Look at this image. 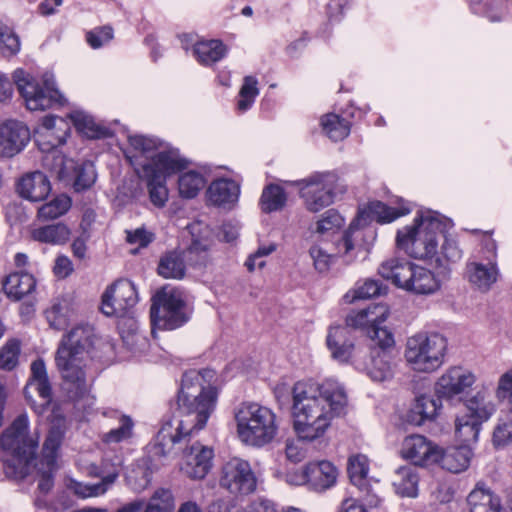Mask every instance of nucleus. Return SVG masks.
Listing matches in <instances>:
<instances>
[{
    "mask_svg": "<svg viewBox=\"0 0 512 512\" xmlns=\"http://www.w3.org/2000/svg\"><path fill=\"white\" fill-rule=\"evenodd\" d=\"M291 393L292 428L296 438L286 440L285 455L290 462L299 463L306 457L302 442L313 443L324 438L333 421L346 413L348 397L343 385L334 380L298 381Z\"/></svg>",
    "mask_w": 512,
    "mask_h": 512,
    "instance_id": "f257e3e1",
    "label": "nucleus"
},
{
    "mask_svg": "<svg viewBox=\"0 0 512 512\" xmlns=\"http://www.w3.org/2000/svg\"><path fill=\"white\" fill-rule=\"evenodd\" d=\"M212 371L190 370L183 374L177 398V414L164 422L153 446L154 457L167 458L175 444L202 430L216 408L218 393L206 381Z\"/></svg>",
    "mask_w": 512,
    "mask_h": 512,
    "instance_id": "f03ea898",
    "label": "nucleus"
},
{
    "mask_svg": "<svg viewBox=\"0 0 512 512\" xmlns=\"http://www.w3.org/2000/svg\"><path fill=\"white\" fill-rule=\"evenodd\" d=\"M29 420L27 414H20L1 435V447L10 454L4 464L7 477L16 480L23 479L36 468L39 474L38 489L47 493L53 487V473L57 465L50 469L42 466L40 462L35 464V455L38 447V436L29 434Z\"/></svg>",
    "mask_w": 512,
    "mask_h": 512,
    "instance_id": "7ed1b4c3",
    "label": "nucleus"
},
{
    "mask_svg": "<svg viewBox=\"0 0 512 512\" xmlns=\"http://www.w3.org/2000/svg\"><path fill=\"white\" fill-rule=\"evenodd\" d=\"M92 326L80 324L64 334L55 355L56 366L73 398L88 391L84 361L95 343Z\"/></svg>",
    "mask_w": 512,
    "mask_h": 512,
    "instance_id": "20e7f679",
    "label": "nucleus"
},
{
    "mask_svg": "<svg viewBox=\"0 0 512 512\" xmlns=\"http://www.w3.org/2000/svg\"><path fill=\"white\" fill-rule=\"evenodd\" d=\"M234 419L239 440L257 448L274 441L281 423L272 409L255 402L239 404L234 410Z\"/></svg>",
    "mask_w": 512,
    "mask_h": 512,
    "instance_id": "39448f33",
    "label": "nucleus"
},
{
    "mask_svg": "<svg viewBox=\"0 0 512 512\" xmlns=\"http://www.w3.org/2000/svg\"><path fill=\"white\" fill-rule=\"evenodd\" d=\"M444 223L438 212L420 210L411 226L399 230L397 246L416 259H429L437 254L438 239Z\"/></svg>",
    "mask_w": 512,
    "mask_h": 512,
    "instance_id": "423d86ee",
    "label": "nucleus"
},
{
    "mask_svg": "<svg viewBox=\"0 0 512 512\" xmlns=\"http://www.w3.org/2000/svg\"><path fill=\"white\" fill-rule=\"evenodd\" d=\"M447 340L438 333H417L406 340L404 358L416 372L432 373L445 362Z\"/></svg>",
    "mask_w": 512,
    "mask_h": 512,
    "instance_id": "0eeeda50",
    "label": "nucleus"
},
{
    "mask_svg": "<svg viewBox=\"0 0 512 512\" xmlns=\"http://www.w3.org/2000/svg\"><path fill=\"white\" fill-rule=\"evenodd\" d=\"M294 184L298 187L305 208L313 213L330 206L338 195L347 190L340 177L329 171L315 172Z\"/></svg>",
    "mask_w": 512,
    "mask_h": 512,
    "instance_id": "6e6552de",
    "label": "nucleus"
},
{
    "mask_svg": "<svg viewBox=\"0 0 512 512\" xmlns=\"http://www.w3.org/2000/svg\"><path fill=\"white\" fill-rule=\"evenodd\" d=\"M186 166L177 150L161 151L153 158L151 163L142 165L143 177L147 181L149 197L153 205L158 208L165 206L168 200L166 177L176 173Z\"/></svg>",
    "mask_w": 512,
    "mask_h": 512,
    "instance_id": "1a4fd4ad",
    "label": "nucleus"
},
{
    "mask_svg": "<svg viewBox=\"0 0 512 512\" xmlns=\"http://www.w3.org/2000/svg\"><path fill=\"white\" fill-rule=\"evenodd\" d=\"M152 325L158 329L173 330L189 319L184 292L166 285L153 297L150 309Z\"/></svg>",
    "mask_w": 512,
    "mask_h": 512,
    "instance_id": "9d476101",
    "label": "nucleus"
},
{
    "mask_svg": "<svg viewBox=\"0 0 512 512\" xmlns=\"http://www.w3.org/2000/svg\"><path fill=\"white\" fill-rule=\"evenodd\" d=\"M500 278L496 242L493 239H487L484 242V251L466 261L464 279L473 291L486 294L493 289Z\"/></svg>",
    "mask_w": 512,
    "mask_h": 512,
    "instance_id": "9b49d317",
    "label": "nucleus"
},
{
    "mask_svg": "<svg viewBox=\"0 0 512 512\" xmlns=\"http://www.w3.org/2000/svg\"><path fill=\"white\" fill-rule=\"evenodd\" d=\"M13 80L30 111H43L56 103L62 104V95L48 80L40 83L22 69L14 71Z\"/></svg>",
    "mask_w": 512,
    "mask_h": 512,
    "instance_id": "f8f14e48",
    "label": "nucleus"
},
{
    "mask_svg": "<svg viewBox=\"0 0 512 512\" xmlns=\"http://www.w3.org/2000/svg\"><path fill=\"white\" fill-rule=\"evenodd\" d=\"M43 165L61 181H72L76 191L90 188L96 180L95 167L91 162L76 165L73 159H68L61 153L45 155Z\"/></svg>",
    "mask_w": 512,
    "mask_h": 512,
    "instance_id": "ddd939ff",
    "label": "nucleus"
},
{
    "mask_svg": "<svg viewBox=\"0 0 512 512\" xmlns=\"http://www.w3.org/2000/svg\"><path fill=\"white\" fill-rule=\"evenodd\" d=\"M219 484L233 496H246L256 490L257 479L248 461L234 457L222 466Z\"/></svg>",
    "mask_w": 512,
    "mask_h": 512,
    "instance_id": "4468645a",
    "label": "nucleus"
},
{
    "mask_svg": "<svg viewBox=\"0 0 512 512\" xmlns=\"http://www.w3.org/2000/svg\"><path fill=\"white\" fill-rule=\"evenodd\" d=\"M476 382L475 374L462 367L452 366L437 379L434 391L439 399L448 403L462 402Z\"/></svg>",
    "mask_w": 512,
    "mask_h": 512,
    "instance_id": "2eb2a0df",
    "label": "nucleus"
},
{
    "mask_svg": "<svg viewBox=\"0 0 512 512\" xmlns=\"http://www.w3.org/2000/svg\"><path fill=\"white\" fill-rule=\"evenodd\" d=\"M138 301L134 284L126 279L118 280L104 292L101 311L106 316H124Z\"/></svg>",
    "mask_w": 512,
    "mask_h": 512,
    "instance_id": "dca6fc26",
    "label": "nucleus"
},
{
    "mask_svg": "<svg viewBox=\"0 0 512 512\" xmlns=\"http://www.w3.org/2000/svg\"><path fill=\"white\" fill-rule=\"evenodd\" d=\"M69 131V125L64 119L48 115L43 117L42 124L36 131L35 141L46 155L59 153L56 148L66 142Z\"/></svg>",
    "mask_w": 512,
    "mask_h": 512,
    "instance_id": "f3484780",
    "label": "nucleus"
},
{
    "mask_svg": "<svg viewBox=\"0 0 512 512\" xmlns=\"http://www.w3.org/2000/svg\"><path fill=\"white\" fill-rule=\"evenodd\" d=\"M213 456L212 448L195 442L183 451L180 469L190 479H204L212 468Z\"/></svg>",
    "mask_w": 512,
    "mask_h": 512,
    "instance_id": "a211bd4d",
    "label": "nucleus"
},
{
    "mask_svg": "<svg viewBox=\"0 0 512 512\" xmlns=\"http://www.w3.org/2000/svg\"><path fill=\"white\" fill-rule=\"evenodd\" d=\"M400 453L414 465L424 466L438 462L440 448L425 436L414 434L404 439Z\"/></svg>",
    "mask_w": 512,
    "mask_h": 512,
    "instance_id": "6ab92c4d",
    "label": "nucleus"
},
{
    "mask_svg": "<svg viewBox=\"0 0 512 512\" xmlns=\"http://www.w3.org/2000/svg\"><path fill=\"white\" fill-rule=\"evenodd\" d=\"M29 141L30 131L22 122L9 120L0 123V156H15Z\"/></svg>",
    "mask_w": 512,
    "mask_h": 512,
    "instance_id": "aec40b11",
    "label": "nucleus"
},
{
    "mask_svg": "<svg viewBox=\"0 0 512 512\" xmlns=\"http://www.w3.org/2000/svg\"><path fill=\"white\" fill-rule=\"evenodd\" d=\"M17 191L22 198L38 202L44 200L49 195L51 185L44 173L34 171L20 178L17 184Z\"/></svg>",
    "mask_w": 512,
    "mask_h": 512,
    "instance_id": "412c9836",
    "label": "nucleus"
},
{
    "mask_svg": "<svg viewBox=\"0 0 512 512\" xmlns=\"http://www.w3.org/2000/svg\"><path fill=\"white\" fill-rule=\"evenodd\" d=\"M389 316V308L385 304L369 305L359 311H351L345 319L346 326L353 329L366 330L376 323L382 324Z\"/></svg>",
    "mask_w": 512,
    "mask_h": 512,
    "instance_id": "4be33fe9",
    "label": "nucleus"
},
{
    "mask_svg": "<svg viewBox=\"0 0 512 512\" xmlns=\"http://www.w3.org/2000/svg\"><path fill=\"white\" fill-rule=\"evenodd\" d=\"M305 466L308 474V486L311 489L324 491L335 485L338 470L330 461H311Z\"/></svg>",
    "mask_w": 512,
    "mask_h": 512,
    "instance_id": "5701e85b",
    "label": "nucleus"
},
{
    "mask_svg": "<svg viewBox=\"0 0 512 512\" xmlns=\"http://www.w3.org/2000/svg\"><path fill=\"white\" fill-rule=\"evenodd\" d=\"M440 400L427 394L416 397L406 415V420L416 426H420L426 421L434 420L442 407Z\"/></svg>",
    "mask_w": 512,
    "mask_h": 512,
    "instance_id": "b1692460",
    "label": "nucleus"
},
{
    "mask_svg": "<svg viewBox=\"0 0 512 512\" xmlns=\"http://www.w3.org/2000/svg\"><path fill=\"white\" fill-rule=\"evenodd\" d=\"M327 347L333 359L347 362L353 353L354 343L348 338V331L340 325L330 326L326 338Z\"/></svg>",
    "mask_w": 512,
    "mask_h": 512,
    "instance_id": "393cba45",
    "label": "nucleus"
},
{
    "mask_svg": "<svg viewBox=\"0 0 512 512\" xmlns=\"http://www.w3.org/2000/svg\"><path fill=\"white\" fill-rule=\"evenodd\" d=\"M414 264L406 259L390 258L381 263L378 273L395 286L406 290Z\"/></svg>",
    "mask_w": 512,
    "mask_h": 512,
    "instance_id": "a878e982",
    "label": "nucleus"
},
{
    "mask_svg": "<svg viewBox=\"0 0 512 512\" xmlns=\"http://www.w3.org/2000/svg\"><path fill=\"white\" fill-rule=\"evenodd\" d=\"M239 194V185L229 179L215 180L207 190L209 202L219 207H231L238 201Z\"/></svg>",
    "mask_w": 512,
    "mask_h": 512,
    "instance_id": "bb28decb",
    "label": "nucleus"
},
{
    "mask_svg": "<svg viewBox=\"0 0 512 512\" xmlns=\"http://www.w3.org/2000/svg\"><path fill=\"white\" fill-rule=\"evenodd\" d=\"M467 503L470 512H500L502 509L499 496L482 483L469 493Z\"/></svg>",
    "mask_w": 512,
    "mask_h": 512,
    "instance_id": "cd10ccee",
    "label": "nucleus"
},
{
    "mask_svg": "<svg viewBox=\"0 0 512 512\" xmlns=\"http://www.w3.org/2000/svg\"><path fill=\"white\" fill-rule=\"evenodd\" d=\"M410 212L409 208H403L396 210L395 208L389 207L380 201H372L368 205L361 209L358 213V217L354 220L359 226L361 222L366 223L368 220H375L379 223H387L397 219L400 216L406 215Z\"/></svg>",
    "mask_w": 512,
    "mask_h": 512,
    "instance_id": "c85d7f7f",
    "label": "nucleus"
},
{
    "mask_svg": "<svg viewBox=\"0 0 512 512\" xmlns=\"http://www.w3.org/2000/svg\"><path fill=\"white\" fill-rule=\"evenodd\" d=\"M441 282L431 270L414 264L406 291L420 295L437 292Z\"/></svg>",
    "mask_w": 512,
    "mask_h": 512,
    "instance_id": "c756f323",
    "label": "nucleus"
},
{
    "mask_svg": "<svg viewBox=\"0 0 512 512\" xmlns=\"http://www.w3.org/2000/svg\"><path fill=\"white\" fill-rule=\"evenodd\" d=\"M64 424L63 421H57L53 423L47 433V436L43 443L40 465L49 466L50 469L57 465V458L59 456V450L64 437Z\"/></svg>",
    "mask_w": 512,
    "mask_h": 512,
    "instance_id": "7c9ffc66",
    "label": "nucleus"
},
{
    "mask_svg": "<svg viewBox=\"0 0 512 512\" xmlns=\"http://www.w3.org/2000/svg\"><path fill=\"white\" fill-rule=\"evenodd\" d=\"M367 374L376 382H384L393 377L392 357L388 351L371 349L370 362L366 366Z\"/></svg>",
    "mask_w": 512,
    "mask_h": 512,
    "instance_id": "2f4dec72",
    "label": "nucleus"
},
{
    "mask_svg": "<svg viewBox=\"0 0 512 512\" xmlns=\"http://www.w3.org/2000/svg\"><path fill=\"white\" fill-rule=\"evenodd\" d=\"M71 236L70 229L64 223H54L34 227L31 229V238L34 241L49 245H64Z\"/></svg>",
    "mask_w": 512,
    "mask_h": 512,
    "instance_id": "473e14b6",
    "label": "nucleus"
},
{
    "mask_svg": "<svg viewBox=\"0 0 512 512\" xmlns=\"http://www.w3.org/2000/svg\"><path fill=\"white\" fill-rule=\"evenodd\" d=\"M472 455V450L468 445L450 448L444 452L440 449L437 463L450 472L459 473L468 468Z\"/></svg>",
    "mask_w": 512,
    "mask_h": 512,
    "instance_id": "72a5a7b5",
    "label": "nucleus"
},
{
    "mask_svg": "<svg viewBox=\"0 0 512 512\" xmlns=\"http://www.w3.org/2000/svg\"><path fill=\"white\" fill-rule=\"evenodd\" d=\"M36 286L34 277L29 273H12L4 281L3 289L13 300H20L31 293Z\"/></svg>",
    "mask_w": 512,
    "mask_h": 512,
    "instance_id": "f704fd0d",
    "label": "nucleus"
},
{
    "mask_svg": "<svg viewBox=\"0 0 512 512\" xmlns=\"http://www.w3.org/2000/svg\"><path fill=\"white\" fill-rule=\"evenodd\" d=\"M193 54L199 63L209 66L225 57L227 47L220 40H201L195 43Z\"/></svg>",
    "mask_w": 512,
    "mask_h": 512,
    "instance_id": "c9c22d12",
    "label": "nucleus"
},
{
    "mask_svg": "<svg viewBox=\"0 0 512 512\" xmlns=\"http://www.w3.org/2000/svg\"><path fill=\"white\" fill-rule=\"evenodd\" d=\"M466 413L486 422L496 411L495 404L488 400V390L481 389L465 401Z\"/></svg>",
    "mask_w": 512,
    "mask_h": 512,
    "instance_id": "e433bc0d",
    "label": "nucleus"
},
{
    "mask_svg": "<svg viewBox=\"0 0 512 512\" xmlns=\"http://www.w3.org/2000/svg\"><path fill=\"white\" fill-rule=\"evenodd\" d=\"M483 422L468 413L457 415L455 418L456 437L465 445L476 442Z\"/></svg>",
    "mask_w": 512,
    "mask_h": 512,
    "instance_id": "4c0bfd02",
    "label": "nucleus"
},
{
    "mask_svg": "<svg viewBox=\"0 0 512 512\" xmlns=\"http://www.w3.org/2000/svg\"><path fill=\"white\" fill-rule=\"evenodd\" d=\"M360 234L359 226L356 222L352 221L348 229L334 241V255L345 257L347 263L353 261L355 258L356 242Z\"/></svg>",
    "mask_w": 512,
    "mask_h": 512,
    "instance_id": "58836bf2",
    "label": "nucleus"
},
{
    "mask_svg": "<svg viewBox=\"0 0 512 512\" xmlns=\"http://www.w3.org/2000/svg\"><path fill=\"white\" fill-rule=\"evenodd\" d=\"M392 485L397 494L403 497H415L417 495L418 476L412 467H400L393 476Z\"/></svg>",
    "mask_w": 512,
    "mask_h": 512,
    "instance_id": "ea45409f",
    "label": "nucleus"
},
{
    "mask_svg": "<svg viewBox=\"0 0 512 512\" xmlns=\"http://www.w3.org/2000/svg\"><path fill=\"white\" fill-rule=\"evenodd\" d=\"M157 271L166 279H182L186 271L184 258L178 252H169L160 258Z\"/></svg>",
    "mask_w": 512,
    "mask_h": 512,
    "instance_id": "a19ab883",
    "label": "nucleus"
},
{
    "mask_svg": "<svg viewBox=\"0 0 512 512\" xmlns=\"http://www.w3.org/2000/svg\"><path fill=\"white\" fill-rule=\"evenodd\" d=\"M287 202V194L285 190L277 185H267L261 194L259 205L263 212L271 213L284 208Z\"/></svg>",
    "mask_w": 512,
    "mask_h": 512,
    "instance_id": "79ce46f5",
    "label": "nucleus"
},
{
    "mask_svg": "<svg viewBox=\"0 0 512 512\" xmlns=\"http://www.w3.org/2000/svg\"><path fill=\"white\" fill-rule=\"evenodd\" d=\"M369 470L368 458L362 454L352 455L348 459V474L353 485L360 491L369 493L367 474Z\"/></svg>",
    "mask_w": 512,
    "mask_h": 512,
    "instance_id": "37998d69",
    "label": "nucleus"
},
{
    "mask_svg": "<svg viewBox=\"0 0 512 512\" xmlns=\"http://www.w3.org/2000/svg\"><path fill=\"white\" fill-rule=\"evenodd\" d=\"M143 502V509L140 512H174L175 499L171 490L158 488L151 497Z\"/></svg>",
    "mask_w": 512,
    "mask_h": 512,
    "instance_id": "c03bdc74",
    "label": "nucleus"
},
{
    "mask_svg": "<svg viewBox=\"0 0 512 512\" xmlns=\"http://www.w3.org/2000/svg\"><path fill=\"white\" fill-rule=\"evenodd\" d=\"M323 132L333 141H341L350 133V122L335 113H328L321 118Z\"/></svg>",
    "mask_w": 512,
    "mask_h": 512,
    "instance_id": "a18cd8bd",
    "label": "nucleus"
},
{
    "mask_svg": "<svg viewBox=\"0 0 512 512\" xmlns=\"http://www.w3.org/2000/svg\"><path fill=\"white\" fill-rule=\"evenodd\" d=\"M70 207V198L66 195H59L38 208L37 219L43 222L55 220L64 215Z\"/></svg>",
    "mask_w": 512,
    "mask_h": 512,
    "instance_id": "49530a36",
    "label": "nucleus"
},
{
    "mask_svg": "<svg viewBox=\"0 0 512 512\" xmlns=\"http://www.w3.org/2000/svg\"><path fill=\"white\" fill-rule=\"evenodd\" d=\"M45 316L50 328L61 331L68 327L71 311L66 301H57L45 311Z\"/></svg>",
    "mask_w": 512,
    "mask_h": 512,
    "instance_id": "de8ad7c7",
    "label": "nucleus"
},
{
    "mask_svg": "<svg viewBox=\"0 0 512 512\" xmlns=\"http://www.w3.org/2000/svg\"><path fill=\"white\" fill-rule=\"evenodd\" d=\"M205 179L202 174L196 171H188L180 175L178 179V189L180 196L191 199L205 186Z\"/></svg>",
    "mask_w": 512,
    "mask_h": 512,
    "instance_id": "09e8293b",
    "label": "nucleus"
},
{
    "mask_svg": "<svg viewBox=\"0 0 512 512\" xmlns=\"http://www.w3.org/2000/svg\"><path fill=\"white\" fill-rule=\"evenodd\" d=\"M118 473L113 472L106 475L101 482L96 484L74 483L73 490L75 494L82 498L95 497L104 494L109 487L115 482Z\"/></svg>",
    "mask_w": 512,
    "mask_h": 512,
    "instance_id": "8fccbe9b",
    "label": "nucleus"
},
{
    "mask_svg": "<svg viewBox=\"0 0 512 512\" xmlns=\"http://www.w3.org/2000/svg\"><path fill=\"white\" fill-rule=\"evenodd\" d=\"M443 243L440 250L437 248L436 262L439 266H446L458 262L462 258V250L456 240L447 238L441 234Z\"/></svg>",
    "mask_w": 512,
    "mask_h": 512,
    "instance_id": "3c124183",
    "label": "nucleus"
},
{
    "mask_svg": "<svg viewBox=\"0 0 512 512\" xmlns=\"http://www.w3.org/2000/svg\"><path fill=\"white\" fill-rule=\"evenodd\" d=\"M114 416L119 419V427L111 429L103 435L105 443H119L132 436L133 421L129 416L120 415L117 411L113 412Z\"/></svg>",
    "mask_w": 512,
    "mask_h": 512,
    "instance_id": "603ef678",
    "label": "nucleus"
},
{
    "mask_svg": "<svg viewBox=\"0 0 512 512\" xmlns=\"http://www.w3.org/2000/svg\"><path fill=\"white\" fill-rule=\"evenodd\" d=\"M34 390L38 393L41 402L38 407H35L38 413H43L45 408L50 404L52 400V392L51 385L48 379L37 380V381H28V384L25 387V396L28 400H30V391Z\"/></svg>",
    "mask_w": 512,
    "mask_h": 512,
    "instance_id": "864d4df0",
    "label": "nucleus"
},
{
    "mask_svg": "<svg viewBox=\"0 0 512 512\" xmlns=\"http://www.w3.org/2000/svg\"><path fill=\"white\" fill-rule=\"evenodd\" d=\"M385 290L382 283L378 280L367 279L361 285H358L352 292L345 295V299L353 302L357 299H368L381 295Z\"/></svg>",
    "mask_w": 512,
    "mask_h": 512,
    "instance_id": "5fc2aeb1",
    "label": "nucleus"
},
{
    "mask_svg": "<svg viewBox=\"0 0 512 512\" xmlns=\"http://www.w3.org/2000/svg\"><path fill=\"white\" fill-rule=\"evenodd\" d=\"M258 81L253 76H246L243 81V85L239 91V100L237 102L238 110L245 112L248 110L256 96L259 94Z\"/></svg>",
    "mask_w": 512,
    "mask_h": 512,
    "instance_id": "6e6d98bb",
    "label": "nucleus"
},
{
    "mask_svg": "<svg viewBox=\"0 0 512 512\" xmlns=\"http://www.w3.org/2000/svg\"><path fill=\"white\" fill-rule=\"evenodd\" d=\"M20 351V342L18 340H8L0 348V369L13 370L18 365Z\"/></svg>",
    "mask_w": 512,
    "mask_h": 512,
    "instance_id": "4d7b16f0",
    "label": "nucleus"
},
{
    "mask_svg": "<svg viewBox=\"0 0 512 512\" xmlns=\"http://www.w3.org/2000/svg\"><path fill=\"white\" fill-rule=\"evenodd\" d=\"M20 40L8 25L0 22V54L13 56L20 51Z\"/></svg>",
    "mask_w": 512,
    "mask_h": 512,
    "instance_id": "13d9d810",
    "label": "nucleus"
},
{
    "mask_svg": "<svg viewBox=\"0 0 512 512\" xmlns=\"http://www.w3.org/2000/svg\"><path fill=\"white\" fill-rule=\"evenodd\" d=\"M374 344L372 349L388 351L395 344L393 334L381 324H374L367 332Z\"/></svg>",
    "mask_w": 512,
    "mask_h": 512,
    "instance_id": "bf43d9fd",
    "label": "nucleus"
},
{
    "mask_svg": "<svg viewBox=\"0 0 512 512\" xmlns=\"http://www.w3.org/2000/svg\"><path fill=\"white\" fill-rule=\"evenodd\" d=\"M130 146L141 155L146 158H150L148 163L153 161L159 153L152 155V153L158 148L159 142L155 138L146 137L143 135H135L129 137Z\"/></svg>",
    "mask_w": 512,
    "mask_h": 512,
    "instance_id": "052dcab7",
    "label": "nucleus"
},
{
    "mask_svg": "<svg viewBox=\"0 0 512 512\" xmlns=\"http://www.w3.org/2000/svg\"><path fill=\"white\" fill-rule=\"evenodd\" d=\"M71 120L78 131L89 138H98L101 135V129L96 125L93 118L83 112L76 111L71 114Z\"/></svg>",
    "mask_w": 512,
    "mask_h": 512,
    "instance_id": "680f3d73",
    "label": "nucleus"
},
{
    "mask_svg": "<svg viewBox=\"0 0 512 512\" xmlns=\"http://www.w3.org/2000/svg\"><path fill=\"white\" fill-rule=\"evenodd\" d=\"M309 253L313 259L315 269L321 273L328 271L335 257L334 253H329L328 250L321 245H313Z\"/></svg>",
    "mask_w": 512,
    "mask_h": 512,
    "instance_id": "e2e57ef3",
    "label": "nucleus"
},
{
    "mask_svg": "<svg viewBox=\"0 0 512 512\" xmlns=\"http://www.w3.org/2000/svg\"><path fill=\"white\" fill-rule=\"evenodd\" d=\"M512 440V413L507 419H501L493 433V444L503 447Z\"/></svg>",
    "mask_w": 512,
    "mask_h": 512,
    "instance_id": "0e129e2a",
    "label": "nucleus"
},
{
    "mask_svg": "<svg viewBox=\"0 0 512 512\" xmlns=\"http://www.w3.org/2000/svg\"><path fill=\"white\" fill-rule=\"evenodd\" d=\"M342 216L335 210H327L316 223V231L325 233L335 228H339L343 224Z\"/></svg>",
    "mask_w": 512,
    "mask_h": 512,
    "instance_id": "69168bd1",
    "label": "nucleus"
},
{
    "mask_svg": "<svg viewBox=\"0 0 512 512\" xmlns=\"http://www.w3.org/2000/svg\"><path fill=\"white\" fill-rule=\"evenodd\" d=\"M495 397L499 401L512 403V368L500 375L495 390Z\"/></svg>",
    "mask_w": 512,
    "mask_h": 512,
    "instance_id": "338daca9",
    "label": "nucleus"
},
{
    "mask_svg": "<svg viewBox=\"0 0 512 512\" xmlns=\"http://www.w3.org/2000/svg\"><path fill=\"white\" fill-rule=\"evenodd\" d=\"M113 38V30L111 27L96 28L87 33L86 39L89 45L94 48H100Z\"/></svg>",
    "mask_w": 512,
    "mask_h": 512,
    "instance_id": "774afa93",
    "label": "nucleus"
}]
</instances>
